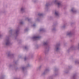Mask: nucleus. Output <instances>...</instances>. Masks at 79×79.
Wrapping results in <instances>:
<instances>
[{
  "label": "nucleus",
  "instance_id": "obj_14",
  "mask_svg": "<svg viewBox=\"0 0 79 79\" xmlns=\"http://www.w3.org/2000/svg\"><path fill=\"white\" fill-rule=\"evenodd\" d=\"M55 27H56V25H53L52 26L53 28L52 29V32H54L56 31V29L55 28Z\"/></svg>",
  "mask_w": 79,
  "mask_h": 79
},
{
  "label": "nucleus",
  "instance_id": "obj_35",
  "mask_svg": "<svg viewBox=\"0 0 79 79\" xmlns=\"http://www.w3.org/2000/svg\"><path fill=\"white\" fill-rule=\"evenodd\" d=\"M33 2H34V3H35L36 2H37V0H33Z\"/></svg>",
  "mask_w": 79,
  "mask_h": 79
},
{
  "label": "nucleus",
  "instance_id": "obj_27",
  "mask_svg": "<svg viewBox=\"0 0 79 79\" xmlns=\"http://www.w3.org/2000/svg\"><path fill=\"white\" fill-rule=\"evenodd\" d=\"M28 30H29V29L28 28H26V29H25L24 31L27 32L28 31Z\"/></svg>",
  "mask_w": 79,
  "mask_h": 79
},
{
  "label": "nucleus",
  "instance_id": "obj_40",
  "mask_svg": "<svg viewBox=\"0 0 79 79\" xmlns=\"http://www.w3.org/2000/svg\"><path fill=\"white\" fill-rule=\"evenodd\" d=\"M18 69V68H17L16 69H15V70H16V69Z\"/></svg>",
  "mask_w": 79,
  "mask_h": 79
},
{
  "label": "nucleus",
  "instance_id": "obj_15",
  "mask_svg": "<svg viewBox=\"0 0 79 79\" xmlns=\"http://www.w3.org/2000/svg\"><path fill=\"white\" fill-rule=\"evenodd\" d=\"M72 35H73V33L71 31L67 33L66 34L67 36H69V37H71Z\"/></svg>",
  "mask_w": 79,
  "mask_h": 79
},
{
  "label": "nucleus",
  "instance_id": "obj_6",
  "mask_svg": "<svg viewBox=\"0 0 79 79\" xmlns=\"http://www.w3.org/2000/svg\"><path fill=\"white\" fill-rule=\"evenodd\" d=\"M50 71V69H49L48 68V69H46L42 73H41V76H42L43 77H44L45 75L47 74V73L49 72Z\"/></svg>",
  "mask_w": 79,
  "mask_h": 79
},
{
  "label": "nucleus",
  "instance_id": "obj_4",
  "mask_svg": "<svg viewBox=\"0 0 79 79\" xmlns=\"http://www.w3.org/2000/svg\"><path fill=\"white\" fill-rule=\"evenodd\" d=\"M76 49H78L79 50V43L77 46H74V45H72L70 48L67 51V52H69L70 51H72V50Z\"/></svg>",
  "mask_w": 79,
  "mask_h": 79
},
{
  "label": "nucleus",
  "instance_id": "obj_36",
  "mask_svg": "<svg viewBox=\"0 0 79 79\" xmlns=\"http://www.w3.org/2000/svg\"><path fill=\"white\" fill-rule=\"evenodd\" d=\"M32 27H35V24H33V25H32Z\"/></svg>",
  "mask_w": 79,
  "mask_h": 79
},
{
  "label": "nucleus",
  "instance_id": "obj_2",
  "mask_svg": "<svg viewBox=\"0 0 79 79\" xmlns=\"http://www.w3.org/2000/svg\"><path fill=\"white\" fill-rule=\"evenodd\" d=\"M11 44V41L9 38V37L6 36V40H5V45L6 46H10Z\"/></svg>",
  "mask_w": 79,
  "mask_h": 79
},
{
  "label": "nucleus",
  "instance_id": "obj_42",
  "mask_svg": "<svg viewBox=\"0 0 79 79\" xmlns=\"http://www.w3.org/2000/svg\"><path fill=\"white\" fill-rule=\"evenodd\" d=\"M32 56H33V55H32Z\"/></svg>",
  "mask_w": 79,
  "mask_h": 79
},
{
  "label": "nucleus",
  "instance_id": "obj_13",
  "mask_svg": "<svg viewBox=\"0 0 79 79\" xmlns=\"http://www.w3.org/2000/svg\"><path fill=\"white\" fill-rule=\"evenodd\" d=\"M58 69L56 68L55 69L54 71L55 73V76H57V75L58 74Z\"/></svg>",
  "mask_w": 79,
  "mask_h": 79
},
{
  "label": "nucleus",
  "instance_id": "obj_41",
  "mask_svg": "<svg viewBox=\"0 0 79 79\" xmlns=\"http://www.w3.org/2000/svg\"><path fill=\"white\" fill-rule=\"evenodd\" d=\"M69 69H70V67H69Z\"/></svg>",
  "mask_w": 79,
  "mask_h": 79
},
{
  "label": "nucleus",
  "instance_id": "obj_7",
  "mask_svg": "<svg viewBox=\"0 0 79 79\" xmlns=\"http://www.w3.org/2000/svg\"><path fill=\"white\" fill-rule=\"evenodd\" d=\"M31 66V65L28 63L27 65V66L25 67H22L21 68V69L23 72V73H24V72H26V69H27V68H28L29 67H30Z\"/></svg>",
  "mask_w": 79,
  "mask_h": 79
},
{
  "label": "nucleus",
  "instance_id": "obj_37",
  "mask_svg": "<svg viewBox=\"0 0 79 79\" xmlns=\"http://www.w3.org/2000/svg\"><path fill=\"white\" fill-rule=\"evenodd\" d=\"M27 60V58H26V57H25L24 58V61H26Z\"/></svg>",
  "mask_w": 79,
  "mask_h": 79
},
{
  "label": "nucleus",
  "instance_id": "obj_30",
  "mask_svg": "<svg viewBox=\"0 0 79 79\" xmlns=\"http://www.w3.org/2000/svg\"><path fill=\"white\" fill-rule=\"evenodd\" d=\"M26 19H27V20L28 21H31V19H28V18H26Z\"/></svg>",
  "mask_w": 79,
  "mask_h": 79
},
{
  "label": "nucleus",
  "instance_id": "obj_5",
  "mask_svg": "<svg viewBox=\"0 0 79 79\" xmlns=\"http://www.w3.org/2000/svg\"><path fill=\"white\" fill-rule=\"evenodd\" d=\"M52 3H55V4H56L59 7H61V6H62L61 2L58 0H56L53 1Z\"/></svg>",
  "mask_w": 79,
  "mask_h": 79
},
{
  "label": "nucleus",
  "instance_id": "obj_29",
  "mask_svg": "<svg viewBox=\"0 0 79 79\" xmlns=\"http://www.w3.org/2000/svg\"><path fill=\"white\" fill-rule=\"evenodd\" d=\"M35 48L36 49H38L39 48V46L37 45L35 46Z\"/></svg>",
  "mask_w": 79,
  "mask_h": 79
},
{
  "label": "nucleus",
  "instance_id": "obj_24",
  "mask_svg": "<svg viewBox=\"0 0 79 79\" xmlns=\"http://www.w3.org/2000/svg\"><path fill=\"white\" fill-rule=\"evenodd\" d=\"M65 27H66V25H63V26H62L61 27V29H64V28H65Z\"/></svg>",
  "mask_w": 79,
  "mask_h": 79
},
{
  "label": "nucleus",
  "instance_id": "obj_10",
  "mask_svg": "<svg viewBox=\"0 0 79 79\" xmlns=\"http://www.w3.org/2000/svg\"><path fill=\"white\" fill-rule=\"evenodd\" d=\"M43 14L39 13L38 14V16H39V18H38L37 19V21H40V18H41V16H43Z\"/></svg>",
  "mask_w": 79,
  "mask_h": 79
},
{
  "label": "nucleus",
  "instance_id": "obj_19",
  "mask_svg": "<svg viewBox=\"0 0 79 79\" xmlns=\"http://www.w3.org/2000/svg\"><path fill=\"white\" fill-rule=\"evenodd\" d=\"M55 15L56 16L59 17V12L56 11L55 12Z\"/></svg>",
  "mask_w": 79,
  "mask_h": 79
},
{
  "label": "nucleus",
  "instance_id": "obj_26",
  "mask_svg": "<svg viewBox=\"0 0 79 79\" xmlns=\"http://www.w3.org/2000/svg\"><path fill=\"white\" fill-rule=\"evenodd\" d=\"M75 64H79V62L78 60L76 61L75 62Z\"/></svg>",
  "mask_w": 79,
  "mask_h": 79
},
{
  "label": "nucleus",
  "instance_id": "obj_3",
  "mask_svg": "<svg viewBox=\"0 0 79 79\" xmlns=\"http://www.w3.org/2000/svg\"><path fill=\"white\" fill-rule=\"evenodd\" d=\"M60 44H57L55 46L54 48V51L56 53H60L61 49L60 47Z\"/></svg>",
  "mask_w": 79,
  "mask_h": 79
},
{
  "label": "nucleus",
  "instance_id": "obj_38",
  "mask_svg": "<svg viewBox=\"0 0 79 79\" xmlns=\"http://www.w3.org/2000/svg\"><path fill=\"white\" fill-rule=\"evenodd\" d=\"M15 64H17V62H15Z\"/></svg>",
  "mask_w": 79,
  "mask_h": 79
},
{
  "label": "nucleus",
  "instance_id": "obj_43",
  "mask_svg": "<svg viewBox=\"0 0 79 79\" xmlns=\"http://www.w3.org/2000/svg\"><path fill=\"white\" fill-rule=\"evenodd\" d=\"M15 39H16V38H15Z\"/></svg>",
  "mask_w": 79,
  "mask_h": 79
},
{
  "label": "nucleus",
  "instance_id": "obj_23",
  "mask_svg": "<svg viewBox=\"0 0 79 79\" xmlns=\"http://www.w3.org/2000/svg\"><path fill=\"white\" fill-rule=\"evenodd\" d=\"M64 73L65 74H68V73H69V70H65V71L64 72Z\"/></svg>",
  "mask_w": 79,
  "mask_h": 79
},
{
  "label": "nucleus",
  "instance_id": "obj_1",
  "mask_svg": "<svg viewBox=\"0 0 79 79\" xmlns=\"http://www.w3.org/2000/svg\"><path fill=\"white\" fill-rule=\"evenodd\" d=\"M48 41H46L44 42L43 43V45L44 46H45V51H44L45 54V55H47L48 53L49 52V50L50 49V47L48 45Z\"/></svg>",
  "mask_w": 79,
  "mask_h": 79
},
{
  "label": "nucleus",
  "instance_id": "obj_11",
  "mask_svg": "<svg viewBox=\"0 0 79 79\" xmlns=\"http://www.w3.org/2000/svg\"><path fill=\"white\" fill-rule=\"evenodd\" d=\"M40 38V37L39 36H33L32 38V39L34 41L35 40H36L38 39H39Z\"/></svg>",
  "mask_w": 79,
  "mask_h": 79
},
{
  "label": "nucleus",
  "instance_id": "obj_34",
  "mask_svg": "<svg viewBox=\"0 0 79 79\" xmlns=\"http://www.w3.org/2000/svg\"><path fill=\"white\" fill-rule=\"evenodd\" d=\"M39 61H40V60H42V57H39Z\"/></svg>",
  "mask_w": 79,
  "mask_h": 79
},
{
  "label": "nucleus",
  "instance_id": "obj_8",
  "mask_svg": "<svg viewBox=\"0 0 79 79\" xmlns=\"http://www.w3.org/2000/svg\"><path fill=\"white\" fill-rule=\"evenodd\" d=\"M14 54L11 53V52H8V56L10 58H13L14 57Z\"/></svg>",
  "mask_w": 79,
  "mask_h": 79
},
{
  "label": "nucleus",
  "instance_id": "obj_17",
  "mask_svg": "<svg viewBox=\"0 0 79 79\" xmlns=\"http://www.w3.org/2000/svg\"><path fill=\"white\" fill-rule=\"evenodd\" d=\"M71 11L73 13H76V12H77V11L74 8H72Z\"/></svg>",
  "mask_w": 79,
  "mask_h": 79
},
{
  "label": "nucleus",
  "instance_id": "obj_39",
  "mask_svg": "<svg viewBox=\"0 0 79 79\" xmlns=\"http://www.w3.org/2000/svg\"><path fill=\"white\" fill-rule=\"evenodd\" d=\"M71 25L73 24V23H71Z\"/></svg>",
  "mask_w": 79,
  "mask_h": 79
},
{
  "label": "nucleus",
  "instance_id": "obj_12",
  "mask_svg": "<svg viewBox=\"0 0 79 79\" xmlns=\"http://www.w3.org/2000/svg\"><path fill=\"white\" fill-rule=\"evenodd\" d=\"M9 32L10 36H11L12 35H14V34H13L14 32L12 30H10V31H9Z\"/></svg>",
  "mask_w": 79,
  "mask_h": 79
},
{
  "label": "nucleus",
  "instance_id": "obj_32",
  "mask_svg": "<svg viewBox=\"0 0 79 79\" xmlns=\"http://www.w3.org/2000/svg\"><path fill=\"white\" fill-rule=\"evenodd\" d=\"M13 66H15V65H12L11 64H10L9 67L10 68H12V67H13Z\"/></svg>",
  "mask_w": 79,
  "mask_h": 79
},
{
  "label": "nucleus",
  "instance_id": "obj_16",
  "mask_svg": "<svg viewBox=\"0 0 79 79\" xmlns=\"http://www.w3.org/2000/svg\"><path fill=\"white\" fill-rule=\"evenodd\" d=\"M25 10V8L24 7H22L20 9V11L21 13H24Z\"/></svg>",
  "mask_w": 79,
  "mask_h": 79
},
{
  "label": "nucleus",
  "instance_id": "obj_18",
  "mask_svg": "<svg viewBox=\"0 0 79 79\" xmlns=\"http://www.w3.org/2000/svg\"><path fill=\"white\" fill-rule=\"evenodd\" d=\"M50 5V3H47L46 5H45V8L46 9H47L49 6Z\"/></svg>",
  "mask_w": 79,
  "mask_h": 79
},
{
  "label": "nucleus",
  "instance_id": "obj_25",
  "mask_svg": "<svg viewBox=\"0 0 79 79\" xmlns=\"http://www.w3.org/2000/svg\"><path fill=\"white\" fill-rule=\"evenodd\" d=\"M4 77H5V76H2L1 77L0 79H4Z\"/></svg>",
  "mask_w": 79,
  "mask_h": 79
},
{
  "label": "nucleus",
  "instance_id": "obj_9",
  "mask_svg": "<svg viewBox=\"0 0 79 79\" xmlns=\"http://www.w3.org/2000/svg\"><path fill=\"white\" fill-rule=\"evenodd\" d=\"M19 27H18L17 30L16 31L15 33V35H16V37H17L19 34Z\"/></svg>",
  "mask_w": 79,
  "mask_h": 79
},
{
  "label": "nucleus",
  "instance_id": "obj_21",
  "mask_svg": "<svg viewBox=\"0 0 79 79\" xmlns=\"http://www.w3.org/2000/svg\"><path fill=\"white\" fill-rule=\"evenodd\" d=\"M76 74H74L73 77V79H76Z\"/></svg>",
  "mask_w": 79,
  "mask_h": 79
},
{
  "label": "nucleus",
  "instance_id": "obj_22",
  "mask_svg": "<svg viewBox=\"0 0 79 79\" xmlns=\"http://www.w3.org/2000/svg\"><path fill=\"white\" fill-rule=\"evenodd\" d=\"M40 31L41 32L42 31V32H45V29L44 28H41L40 29Z\"/></svg>",
  "mask_w": 79,
  "mask_h": 79
},
{
  "label": "nucleus",
  "instance_id": "obj_28",
  "mask_svg": "<svg viewBox=\"0 0 79 79\" xmlns=\"http://www.w3.org/2000/svg\"><path fill=\"white\" fill-rule=\"evenodd\" d=\"M24 48L25 49V50H27L28 49V47H27V46H26Z\"/></svg>",
  "mask_w": 79,
  "mask_h": 79
},
{
  "label": "nucleus",
  "instance_id": "obj_33",
  "mask_svg": "<svg viewBox=\"0 0 79 79\" xmlns=\"http://www.w3.org/2000/svg\"><path fill=\"white\" fill-rule=\"evenodd\" d=\"M3 36V35L2 34H0V38H2V37Z\"/></svg>",
  "mask_w": 79,
  "mask_h": 79
},
{
  "label": "nucleus",
  "instance_id": "obj_31",
  "mask_svg": "<svg viewBox=\"0 0 79 79\" xmlns=\"http://www.w3.org/2000/svg\"><path fill=\"white\" fill-rule=\"evenodd\" d=\"M19 24H20V25H23V22H20L19 23Z\"/></svg>",
  "mask_w": 79,
  "mask_h": 79
},
{
  "label": "nucleus",
  "instance_id": "obj_20",
  "mask_svg": "<svg viewBox=\"0 0 79 79\" xmlns=\"http://www.w3.org/2000/svg\"><path fill=\"white\" fill-rule=\"evenodd\" d=\"M42 68V66H40L37 68V71H40L41 69Z\"/></svg>",
  "mask_w": 79,
  "mask_h": 79
}]
</instances>
